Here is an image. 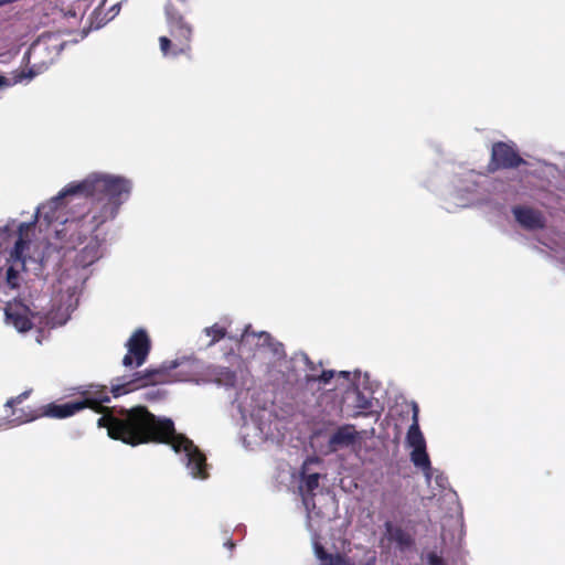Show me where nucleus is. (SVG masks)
<instances>
[{"label": "nucleus", "instance_id": "17", "mask_svg": "<svg viewBox=\"0 0 565 565\" xmlns=\"http://www.w3.org/2000/svg\"><path fill=\"white\" fill-rule=\"evenodd\" d=\"M411 461L414 466L427 471L430 469V461L425 447L412 448Z\"/></svg>", "mask_w": 565, "mask_h": 565}, {"label": "nucleus", "instance_id": "18", "mask_svg": "<svg viewBox=\"0 0 565 565\" xmlns=\"http://www.w3.org/2000/svg\"><path fill=\"white\" fill-rule=\"evenodd\" d=\"M204 332L207 337H211L209 347H212L226 337V329L217 323L205 328Z\"/></svg>", "mask_w": 565, "mask_h": 565}, {"label": "nucleus", "instance_id": "7", "mask_svg": "<svg viewBox=\"0 0 565 565\" xmlns=\"http://www.w3.org/2000/svg\"><path fill=\"white\" fill-rule=\"evenodd\" d=\"M525 163L526 161L512 145L504 141L493 143L489 171L494 172L499 169H516Z\"/></svg>", "mask_w": 565, "mask_h": 565}, {"label": "nucleus", "instance_id": "21", "mask_svg": "<svg viewBox=\"0 0 565 565\" xmlns=\"http://www.w3.org/2000/svg\"><path fill=\"white\" fill-rule=\"evenodd\" d=\"M334 375H335V371H333V370H324L319 375L318 381L321 384H329L330 381L334 377Z\"/></svg>", "mask_w": 565, "mask_h": 565}, {"label": "nucleus", "instance_id": "25", "mask_svg": "<svg viewBox=\"0 0 565 565\" xmlns=\"http://www.w3.org/2000/svg\"><path fill=\"white\" fill-rule=\"evenodd\" d=\"M14 1H18V0H0V7L8 4V3H14Z\"/></svg>", "mask_w": 565, "mask_h": 565}, {"label": "nucleus", "instance_id": "1", "mask_svg": "<svg viewBox=\"0 0 565 565\" xmlns=\"http://www.w3.org/2000/svg\"><path fill=\"white\" fill-rule=\"evenodd\" d=\"M99 409L102 417L97 424L107 430L108 437L131 447L143 444L170 445L175 454L185 452L186 467L194 478H207L204 452L188 436L177 434L170 417H158L143 405L118 408L100 404Z\"/></svg>", "mask_w": 565, "mask_h": 565}, {"label": "nucleus", "instance_id": "13", "mask_svg": "<svg viewBox=\"0 0 565 565\" xmlns=\"http://www.w3.org/2000/svg\"><path fill=\"white\" fill-rule=\"evenodd\" d=\"M316 461H318L317 458H309V459L305 460L302 468H301V479H302L305 490H307V494L303 495V498H302V502L306 505H308V498L310 497V499L312 500L315 497V490L319 487L320 475L317 472L307 475V473H305V470L309 463L316 462Z\"/></svg>", "mask_w": 565, "mask_h": 565}, {"label": "nucleus", "instance_id": "30", "mask_svg": "<svg viewBox=\"0 0 565 565\" xmlns=\"http://www.w3.org/2000/svg\"><path fill=\"white\" fill-rule=\"evenodd\" d=\"M248 333V328L245 329L244 337H246Z\"/></svg>", "mask_w": 565, "mask_h": 565}, {"label": "nucleus", "instance_id": "31", "mask_svg": "<svg viewBox=\"0 0 565 565\" xmlns=\"http://www.w3.org/2000/svg\"><path fill=\"white\" fill-rule=\"evenodd\" d=\"M33 76H34V73L30 72L29 77H33Z\"/></svg>", "mask_w": 565, "mask_h": 565}, {"label": "nucleus", "instance_id": "22", "mask_svg": "<svg viewBox=\"0 0 565 565\" xmlns=\"http://www.w3.org/2000/svg\"><path fill=\"white\" fill-rule=\"evenodd\" d=\"M427 564L428 565H445V562L440 555L436 552H429L427 554Z\"/></svg>", "mask_w": 565, "mask_h": 565}, {"label": "nucleus", "instance_id": "4", "mask_svg": "<svg viewBox=\"0 0 565 565\" xmlns=\"http://www.w3.org/2000/svg\"><path fill=\"white\" fill-rule=\"evenodd\" d=\"M166 19L169 35L159 36V49L163 56L177 57L185 55L191 57L193 26L182 17L172 2L166 4Z\"/></svg>", "mask_w": 565, "mask_h": 565}, {"label": "nucleus", "instance_id": "3", "mask_svg": "<svg viewBox=\"0 0 565 565\" xmlns=\"http://www.w3.org/2000/svg\"><path fill=\"white\" fill-rule=\"evenodd\" d=\"M29 394L30 393L28 391L22 392L17 397L9 399L6 405L14 408L15 405L23 403V401L28 398ZM82 395L83 401L81 402H67L64 404L49 403L40 408L31 409L29 412H24L22 409L19 415H17V411L13 409V420L18 424H22L41 417L67 418L86 407L99 412L100 404L109 403L107 386H100V384H89Z\"/></svg>", "mask_w": 565, "mask_h": 565}, {"label": "nucleus", "instance_id": "12", "mask_svg": "<svg viewBox=\"0 0 565 565\" xmlns=\"http://www.w3.org/2000/svg\"><path fill=\"white\" fill-rule=\"evenodd\" d=\"M358 433L353 425H342L330 437L331 447H348L355 443Z\"/></svg>", "mask_w": 565, "mask_h": 565}, {"label": "nucleus", "instance_id": "15", "mask_svg": "<svg viewBox=\"0 0 565 565\" xmlns=\"http://www.w3.org/2000/svg\"><path fill=\"white\" fill-rule=\"evenodd\" d=\"M316 554L321 565H354L351 559L342 553H330L322 546L316 547Z\"/></svg>", "mask_w": 565, "mask_h": 565}, {"label": "nucleus", "instance_id": "9", "mask_svg": "<svg viewBox=\"0 0 565 565\" xmlns=\"http://www.w3.org/2000/svg\"><path fill=\"white\" fill-rule=\"evenodd\" d=\"M29 308L26 306H7L6 317L12 323L18 332H28L32 329L33 323L28 316Z\"/></svg>", "mask_w": 565, "mask_h": 565}, {"label": "nucleus", "instance_id": "23", "mask_svg": "<svg viewBox=\"0 0 565 565\" xmlns=\"http://www.w3.org/2000/svg\"><path fill=\"white\" fill-rule=\"evenodd\" d=\"M338 376L349 381L350 380V372L349 371H340V372H338Z\"/></svg>", "mask_w": 565, "mask_h": 565}, {"label": "nucleus", "instance_id": "11", "mask_svg": "<svg viewBox=\"0 0 565 565\" xmlns=\"http://www.w3.org/2000/svg\"><path fill=\"white\" fill-rule=\"evenodd\" d=\"M31 227V223H20L18 227V237L14 242L13 249L10 254V259H25L23 253H25L30 244L29 232Z\"/></svg>", "mask_w": 565, "mask_h": 565}, {"label": "nucleus", "instance_id": "5", "mask_svg": "<svg viewBox=\"0 0 565 565\" xmlns=\"http://www.w3.org/2000/svg\"><path fill=\"white\" fill-rule=\"evenodd\" d=\"M178 363L175 361L170 364L163 363L159 367H149L142 371H137L129 377L121 376L116 379V383L110 384L109 392L115 397L135 392L142 387H150V385L170 384L175 381L172 373Z\"/></svg>", "mask_w": 565, "mask_h": 565}, {"label": "nucleus", "instance_id": "10", "mask_svg": "<svg viewBox=\"0 0 565 565\" xmlns=\"http://www.w3.org/2000/svg\"><path fill=\"white\" fill-rule=\"evenodd\" d=\"M419 408L417 403L412 404V424L406 434V444L411 448L425 447V438L419 427Z\"/></svg>", "mask_w": 565, "mask_h": 565}, {"label": "nucleus", "instance_id": "28", "mask_svg": "<svg viewBox=\"0 0 565 565\" xmlns=\"http://www.w3.org/2000/svg\"><path fill=\"white\" fill-rule=\"evenodd\" d=\"M225 545H226L230 550H232V548L234 547V543H233V541H232V540H227V541H226V543H225Z\"/></svg>", "mask_w": 565, "mask_h": 565}, {"label": "nucleus", "instance_id": "6", "mask_svg": "<svg viewBox=\"0 0 565 565\" xmlns=\"http://www.w3.org/2000/svg\"><path fill=\"white\" fill-rule=\"evenodd\" d=\"M127 352L122 365L127 369H138L143 365L151 352V340L143 329H138L126 342Z\"/></svg>", "mask_w": 565, "mask_h": 565}, {"label": "nucleus", "instance_id": "2", "mask_svg": "<svg viewBox=\"0 0 565 565\" xmlns=\"http://www.w3.org/2000/svg\"><path fill=\"white\" fill-rule=\"evenodd\" d=\"M131 192V182L122 177L89 174L78 183H70L58 196L52 200L55 206L71 196H82L88 204L85 214L77 218H66L62 227L55 231V237L62 242L61 248L74 249L108 220H114L119 206Z\"/></svg>", "mask_w": 565, "mask_h": 565}, {"label": "nucleus", "instance_id": "26", "mask_svg": "<svg viewBox=\"0 0 565 565\" xmlns=\"http://www.w3.org/2000/svg\"><path fill=\"white\" fill-rule=\"evenodd\" d=\"M260 338H264L265 341L269 340L270 335L267 332H262L259 334Z\"/></svg>", "mask_w": 565, "mask_h": 565}, {"label": "nucleus", "instance_id": "19", "mask_svg": "<svg viewBox=\"0 0 565 565\" xmlns=\"http://www.w3.org/2000/svg\"><path fill=\"white\" fill-rule=\"evenodd\" d=\"M11 232L8 227L0 228V252L9 247L11 243Z\"/></svg>", "mask_w": 565, "mask_h": 565}, {"label": "nucleus", "instance_id": "16", "mask_svg": "<svg viewBox=\"0 0 565 565\" xmlns=\"http://www.w3.org/2000/svg\"><path fill=\"white\" fill-rule=\"evenodd\" d=\"M385 526L391 541H394L403 547H407L412 544V537L401 526H393L391 522H386Z\"/></svg>", "mask_w": 565, "mask_h": 565}, {"label": "nucleus", "instance_id": "8", "mask_svg": "<svg viewBox=\"0 0 565 565\" xmlns=\"http://www.w3.org/2000/svg\"><path fill=\"white\" fill-rule=\"evenodd\" d=\"M516 222L525 230L535 231L545 227V218L541 211L527 206L516 205L512 209Z\"/></svg>", "mask_w": 565, "mask_h": 565}, {"label": "nucleus", "instance_id": "20", "mask_svg": "<svg viewBox=\"0 0 565 565\" xmlns=\"http://www.w3.org/2000/svg\"><path fill=\"white\" fill-rule=\"evenodd\" d=\"M83 258L88 264H92L98 258V248L96 246L92 248L85 247L83 250Z\"/></svg>", "mask_w": 565, "mask_h": 565}, {"label": "nucleus", "instance_id": "27", "mask_svg": "<svg viewBox=\"0 0 565 565\" xmlns=\"http://www.w3.org/2000/svg\"><path fill=\"white\" fill-rule=\"evenodd\" d=\"M7 84H8V79L6 77H3V76H0V87L2 85H7Z\"/></svg>", "mask_w": 565, "mask_h": 565}, {"label": "nucleus", "instance_id": "29", "mask_svg": "<svg viewBox=\"0 0 565 565\" xmlns=\"http://www.w3.org/2000/svg\"><path fill=\"white\" fill-rule=\"evenodd\" d=\"M180 3H183L185 4L186 3V0H178Z\"/></svg>", "mask_w": 565, "mask_h": 565}, {"label": "nucleus", "instance_id": "24", "mask_svg": "<svg viewBox=\"0 0 565 565\" xmlns=\"http://www.w3.org/2000/svg\"><path fill=\"white\" fill-rule=\"evenodd\" d=\"M226 380L231 383H233L235 381V374L233 371H227L226 372Z\"/></svg>", "mask_w": 565, "mask_h": 565}, {"label": "nucleus", "instance_id": "14", "mask_svg": "<svg viewBox=\"0 0 565 565\" xmlns=\"http://www.w3.org/2000/svg\"><path fill=\"white\" fill-rule=\"evenodd\" d=\"M26 263L25 259H10L7 260V268H6V284L11 289H17L20 286V273L22 270H25Z\"/></svg>", "mask_w": 565, "mask_h": 565}]
</instances>
